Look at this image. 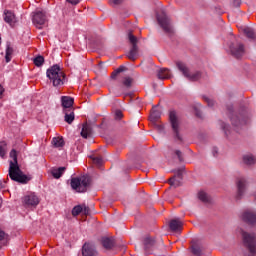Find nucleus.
I'll list each match as a JSON object with an SVG mask.
<instances>
[{
  "label": "nucleus",
  "mask_w": 256,
  "mask_h": 256,
  "mask_svg": "<svg viewBox=\"0 0 256 256\" xmlns=\"http://www.w3.org/2000/svg\"><path fill=\"white\" fill-rule=\"evenodd\" d=\"M10 160L9 162V170L8 175L12 181L16 183H20L21 185H27L29 181H31L32 177L30 175H26L23 173L21 168L19 167V162L17 160V150L12 149L10 151Z\"/></svg>",
  "instance_id": "f257e3e1"
},
{
  "label": "nucleus",
  "mask_w": 256,
  "mask_h": 256,
  "mask_svg": "<svg viewBox=\"0 0 256 256\" xmlns=\"http://www.w3.org/2000/svg\"><path fill=\"white\" fill-rule=\"evenodd\" d=\"M226 115L235 129H241L247 123V108L245 107H241L239 111H235L233 105L228 104L226 106Z\"/></svg>",
  "instance_id": "f03ea898"
},
{
  "label": "nucleus",
  "mask_w": 256,
  "mask_h": 256,
  "mask_svg": "<svg viewBox=\"0 0 256 256\" xmlns=\"http://www.w3.org/2000/svg\"><path fill=\"white\" fill-rule=\"evenodd\" d=\"M46 75L50 81H52L54 87H59V85L65 84V72L61 70L59 64H55L48 68Z\"/></svg>",
  "instance_id": "7ed1b4c3"
},
{
  "label": "nucleus",
  "mask_w": 256,
  "mask_h": 256,
  "mask_svg": "<svg viewBox=\"0 0 256 256\" xmlns=\"http://www.w3.org/2000/svg\"><path fill=\"white\" fill-rule=\"evenodd\" d=\"M242 241L245 249L248 251V256H256V235L241 230Z\"/></svg>",
  "instance_id": "20e7f679"
},
{
  "label": "nucleus",
  "mask_w": 256,
  "mask_h": 256,
  "mask_svg": "<svg viewBox=\"0 0 256 256\" xmlns=\"http://www.w3.org/2000/svg\"><path fill=\"white\" fill-rule=\"evenodd\" d=\"M156 17L164 33L168 35V37H173V35H175V30H173V26L171 25V19L169 18V16H167V13H165V11H162L160 14H157Z\"/></svg>",
  "instance_id": "39448f33"
},
{
  "label": "nucleus",
  "mask_w": 256,
  "mask_h": 256,
  "mask_svg": "<svg viewBox=\"0 0 256 256\" xmlns=\"http://www.w3.org/2000/svg\"><path fill=\"white\" fill-rule=\"evenodd\" d=\"M91 179L89 176H81V177H74L70 180V185L74 191L77 193H85L87 191V187H89Z\"/></svg>",
  "instance_id": "423d86ee"
},
{
  "label": "nucleus",
  "mask_w": 256,
  "mask_h": 256,
  "mask_svg": "<svg viewBox=\"0 0 256 256\" xmlns=\"http://www.w3.org/2000/svg\"><path fill=\"white\" fill-rule=\"evenodd\" d=\"M177 69L182 73V75L188 79V81L195 82L199 81L201 77H203V72L201 71H195L194 73H191L189 71V67H187V64L183 62H176Z\"/></svg>",
  "instance_id": "0eeeda50"
},
{
  "label": "nucleus",
  "mask_w": 256,
  "mask_h": 256,
  "mask_svg": "<svg viewBox=\"0 0 256 256\" xmlns=\"http://www.w3.org/2000/svg\"><path fill=\"white\" fill-rule=\"evenodd\" d=\"M169 121L173 131L174 139H176V141H180V143H183V137L180 134L181 127L179 126V118H177V113L175 111H170Z\"/></svg>",
  "instance_id": "6e6552de"
},
{
  "label": "nucleus",
  "mask_w": 256,
  "mask_h": 256,
  "mask_svg": "<svg viewBox=\"0 0 256 256\" xmlns=\"http://www.w3.org/2000/svg\"><path fill=\"white\" fill-rule=\"evenodd\" d=\"M128 39L130 41L131 49L127 54V58L130 59V61H137L139 55V46H137V43H139V39L133 35L132 32H129Z\"/></svg>",
  "instance_id": "1a4fd4ad"
},
{
  "label": "nucleus",
  "mask_w": 256,
  "mask_h": 256,
  "mask_svg": "<svg viewBox=\"0 0 256 256\" xmlns=\"http://www.w3.org/2000/svg\"><path fill=\"white\" fill-rule=\"evenodd\" d=\"M229 50L234 59H243L245 55V45L241 42H231L229 44Z\"/></svg>",
  "instance_id": "9d476101"
},
{
  "label": "nucleus",
  "mask_w": 256,
  "mask_h": 256,
  "mask_svg": "<svg viewBox=\"0 0 256 256\" xmlns=\"http://www.w3.org/2000/svg\"><path fill=\"white\" fill-rule=\"evenodd\" d=\"M141 241L144 247V253L146 255H151V251H153V247H155L157 241L151 235H145L141 238Z\"/></svg>",
  "instance_id": "9b49d317"
},
{
  "label": "nucleus",
  "mask_w": 256,
  "mask_h": 256,
  "mask_svg": "<svg viewBox=\"0 0 256 256\" xmlns=\"http://www.w3.org/2000/svg\"><path fill=\"white\" fill-rule=\"evenodd\" d=\"M32 22L38 29H41V26L47 23V15L43 11H36L33 14Z\"/></svg>",
  "instance_id": "f8f14e48"
},
{
  "label": "nucleus",
  "mask_w": 256,
  "mask_h": 256,
  "mask_svg": "<svg viewBox=\"0 0 256 256\" xmlns=\"http://www.w3.org/2000/svg\"><path fill=\"white\" fill-rule=\"evenodd\" d=\"M242 221L247 225H256V212L253 210H245L242 213Z\"/></svg>",
  "instance_id": "ddd939ff"
},
{
  "label": "nucleus",
  "mask_w": 256,
  "mask_h": 256,
  "mask_svg": "<svg viewBox=\"0 0 256 256\" xmlns=\"http://www.w3.org/2000/svg\"><path fill=\"white\" fill-rule=\"evenodd\" d=\"M93 127H95V122L88 121L84 123L81 130V137L84 139L91 137L93 135Z\"/></svg>",
  "instance_id": "4468645a"
},
{
  "label": "nucleus",
  "mask_w": 256,
  "mask_h": 256,
  "mask_svg": "<svg viewBox=\"0 0 256 256\" xmlns=\"http://www.w3.org/2000/svg\"><path fill=\"white\" fill-rule=\"evenodd\" d=\"M82 256H99V253L95 249V245L86 242L82 246Z\"/></svg>",
  "instance_id": "2eb2a0df"
},
{
  "label": "nucleus",
  "mask_w": 256,
  "mask_h": 256,
  "mask_svg": "<svg viewBox=\"0 0 256 256\" xmlns=\"http://www.w3.org/2000/svg\"><path fill=\"white\" fill-rule=\"evenodd\" d=\"M236 185H237L236 199H241V197L245 195V189H247V180H245V178H238Z\"/></svg>",
  "instance_id": "dca6fc26"
},
{
  "label": "nucleus",
  "mask_w": 256,
  "mask_h": 256,
  "mask_svg": "<svg viewBox=\"0 0 256 256\" xmlns=\"http://www.w3.org/2000/svg\"><path fill=\"white\" fill-rule=\"evenodd\" d=\"M23 203L26 207H37L39 205V198L35 194H29L24 196Z\"/></svg>",
  "instance_id": "f3484780"
},
{
  "label": "nucleus",
  "mask_w": 256,
  "mask_h": 256,
  "mask_svg": "<svg viewBox=\"0 0 256 256\" xmlns=\"http://www.w3.org/2000/svg\"><path fill=\"white\" fill-rule=\"evenodd\" d=\"M61 103H62L63 111H71L73 110L75 99L71 98V96H62Z\"/></svg>",
  "instance_id": "a211bd4d"
},
{
  "label": "nucleus",
  "mask_w": 256,
  "mask_h": 256,
  "mask_svg": "<svg viewBox=\"0 0 256 256\" xmlns=\"http://www.w3.org/2000/svg\"><path fill=\"white\" fill-rule=\"evenodd\" d=\"M101 243L107 251H111L115 247V239L113 237H103Z\"/></svg>",
  "instance_id": "6ab92c4d"
},
{
  "label": "nucleus",
  "mask_w": 256,
  "mask_h": 256,
  "mask_svg": "<svg viewBox=\"0 0 256 256\" xmlns=\"http://www.w3.org/2000/svg\"><path fill=\"white\" fill-rule=\"evenodd\" d=\"M4 21L5 23H8L9 25L13 26L16 23L15 14L11 10H5L4 11Z\"/></svg>",
  "instance_id": "aec40b11"
},
{
  "label": "nucleus",
  "mask_w": 256,
  "mask_h": 256,
  "mask_svg": "<svg viewBox=\"0 0 256 256\" xmlns=\"http://www.w3.org/2000/svg\"><path fill=\"white\" fill-rule=\"evenodd\" d=\"M170 229L175 233L183 228V222L180 219H172L169 223Z\"/></svg>",
  "instance_id": "412c9836"
},
{
  "label": "nucleus",
  "mask_w": 256,
  "mask_h": 256,
  "mask_svg": "<svg viewBox=\"0 0 256 256\" xmlns=\"http://www.w3.org/2000/svg\"><path fill=\"white\" fill-rule=\"evenodd\" d=\"M157 77L160 80L171 79V70L168 68H161L157 72Z\"/></svg>",
  "instance_id": "4be33fe9"
},
{
  "label": "nucleus",
  "mask_w": 256,
  "mask_h": 256,
  "mask_svg": "<svg viewBox=\"0 0 256 256\" xmlns=\"http://www.w3.org/2000/svg\"><path fill=\"white\" fill-rule=\"evenodd\" d=\"M63 113L65 114L64 116V121L66 123H68V125H71V123H73V121H75V112L74 110H66L63 111Z\"/></svg>",
  "instance_id": "5701e85b"
},
{
  "label": "nucleus",
  "mask_w": 256,
  "mask_h": 256,
  "mask_svg": "<svg viewBox=\"0 0 256 256\" xmlns=\"http://www.w3.org/2000/svg\"><path fill=\"white\" fill-rule=\"evenodd\" d=\"M219 125H220V129L223 130L225 137L229 139V135H231V126L223 122V120H219Z\"/></svg>",
  "instance_id": "b1692460"
},
{
  "label": "nucleus",
  "mask_w": 256,
  "mask_h": 256,
  "mask_svg": "<svg viewBox=\"0 0 256 256\" xmlns=\"http://www.w3.org/2000/svg\"><path fill=\"white\" fill-rule=\"evenodd\" d=\"M66 170V167H59L52 169L51 173L54 179H61V176L63 175V173H65Z\"/></svg>",
  "instance_id": "393cba45"
},
{
  "label": "nucleus",
  "mask_w": 256,
  "mask_h": 256,
  "mask_svg": "<svg viewBox=\"0 0 256 256\" xmlns=\"http://www.w3.org/2000/svg\"><path fill=\"white\" fill-rule=\"evenodd\" d=\"M243 33H244V35H246V37L248 39H251L252 41H254V39H256L255 30H253V28H251V27L244 28Z\"/></svg>",
  "instance_id": "a878e982"
},
{
  "label": "nucleus",
  "mask_w": 256,
  "mask_h": 256,
  "mask_svg": "<svg viewBox=\"0 0 256 256\" xmlns=\"http://www.w3.org/2000/svg\"><path fill=\"white\" fill-rule=\"evenodd\" d=\"M161 119V112L159 110H152L149 120L151 123H157Z\"/></svg>",
  "instance_id": "bb28decb"
},
{
  "label": "nucleus",
  "mask_w": 256,
  "mask_h": 256,
  "mask_svg": "<svg viewBox=\"0 0 256 256\" xmlns=\"http://www.w3.org/2000/svg\"><path fill=\"white\" fill-rule=\"evenodd\" d=\"M198 199L202 201V203H211V197L205 191L198 192Z\"/></svg>",
  "instance_id": "cd10ccee"
},
{
  "label": "nucleus",
  "mask_w": 256,
  "mask_h": 256,
  "mask_svg": "<svg viewBox=\"0 0 256 256\" xmlns=\"http://www.w3.org/2000/svg\"><path fill=\"white\" fill-rule=\"evenodd\" d=\"M13 47H11V44H7L6 47V55H5V61L6 63H10L11 59L13 58Z\"/></svg>",
  "instance_id": "c85d7f7f"
},
{
  "label": "nucleus",
  "mask_w": 256,
  "mask_h": 256,
  "mask_svg": "<svg viewBox=\"0 0 256 256\" xmlns=\"http://www.w3.org/2000/svg\"><path fill=\"white\" fill-rule=\"evenodd\" d=\"M243 162L245 165H255L256 158L253 155H244L243 156Z\"/></svg>",
  "instance_id": "c756f323"
},
{
  "label": "nucleus",
  "mask_w": 256,
  "mask_h": 256,
  "mask_svg": "<svg viewBox=\"0 0 256 256\" xmlns=\"http://www.w3.org/2000/svg\"><path fill=\"white\" fill-rule=\"evenodd\" d=\"M52 145L56 148L64 147L65 146V140H63V138H60V137H54L52 139Z\"/></svg>",
  "instance_id": "7c9ffc66"
},
{
  "label": "nucleus",
  "mask_w": 256,
  "mask_h": 256,
  "mask_svg": "<svg viewBox=\"0 0 256 256\" xmlns=\"http://www.w3.org/2000/svg\"><path fill=\"white\" fill-rule=\"evenodd\" d=\"M168 183L171 185V187H181V179L177 178V176H173L168 180Z\"/></svg>",
  "instance_id": "2f4dec72"
},
{
  "label": "nucleus",
  "mask_w": 256,
  "mask_h": 256,
  "mask_svg": "<svg viewBox=\"0 0 256 256\" xmlns=\"http://www.w3.org/2000/svg\"><path fill=\"white\" fill-rule=\"evenodd\" d=\"M191 253H193L195 256H201L203 255V249L201 246L194 244L191 246Z\"/></svg>",
  "instance_id": "473e14b6"
},
{
  "label": "nucleus",
  "mask_w": 256,
  "mask_h": 256,
  "mask_svg": "<svg viewBox=\"0 0 256 256\" xmlns=\"http://www.w3.org/2000/svg\"><path fill=\"white\" fill-rule=\"evenodd\" d=\"M33 63L36 67H43V63H45V57L38 55L33 59Z\"/></svg>",
  "instance_id": "72a5a7b5"
},
{
  "label": "nucleus",
  "mask_w": 256,
  "mask_h": 256,
  "mask_svg": "<svg viewBox=\"0 0 256 256\" xmlns=\"http://www.w3.org/2000/svg\"><path fill=\"white\" fill-rule=\"evenodd\" d=\"M173 173H176V175H174L176 179H180V181H183V173H185V167L175 169L173 170Z\"/></svg>",
  "instance_id": "f704fd0d"
},
{
  "label": "nucleus",
  "mask_w": 256,
  "mask_h": 256,
  "mask_svg": "<svg viewBox=\"0 0 256 256\" xmlns=\"http://www.w3.org/2000/svg\"><path fill=\"white\" fill-rule=\"evenodd\" d=\"M83 213V207L81 205H77L72 209V216L77 217Z\"/></svg>",
  "instance_id": "c9c22d12"
},
{
  "label": "nucleus",
  "mask_w": 256,
  "mask_h": 256,
  "mask_svg": "<svg viewBox=\"0 0 256 256\" xmlns=\"http://www.w3.org/2000/svg\"><path fill=\"white\" fill-rule=\"evenodd\" d=\"M6 147H7V142L1 141L0 142V157H3L6 154V152H5Z\"/></svg>",
  "instance_id": "e433bc0d"
},
{
  "label": "nucleus",
  "mask_w": 256,
  "mask_h": 256,
  "mask_svg": "<svg viewBox=\"0 0 256 256\" xmlns=\"http://www.w3.org/2000/svg\"><path fill=\"white\" fill-rule=\"evenodd\" d=\"M92 161L94 163V165H97L98 167H100V165L103 164V158L97 156V157H93Z\"/></svg>",
  "instance_id": "4c0bfd02"
},
{
  "label": "nucleus",
  "mask_w": 256,
  "mask_h": 256,
  "mask_svg": "<svg viewBox=\"0 0 256 256\" xmlns=\"http://www.w3.org/2000/svg\"><path fill=\"white\" fill-rule=\"evenodd\" d=\"M123 85L125 87H131V83H133V79H131L130 77H126L124 80H123Z\"/></svg>",
  "instance_id": "58836bf2"
},
{
  "label": "nucleus",
  "mask_w": 256,
  "mask_h": 256,
  "mask_svg": "<svg viewBox=\"0 0 256 256\" xmlns=\"http://www.w3.org/2000/svg\"><path fill=\"white\" fill-rule=\"evenodd\" d=\"M204 101L207 103L208 107H213V105H215V102L209 98H207L206 96H203Z\"/></svg>",
  "instance_id": "ea45409f"
},
{
  "label": "nucleus",
  "mask_w": 256,
  "mask_h": 256,
  "mask_svg": "<svg viewBox=\"0 0 256 256\" xmlns=\"http://www.w3.org/2000/svg\"><path fill=\"white\" fill-rule=\"evenodd\" d=\"M115 119H117L118 121L123 119V112L121 110H116Z\"/></svg>",
  "instance_id": "a19ab883"
},
{
  "label": "nucleus",
  "mask_w": 256,
  "mask_h": 256,
  "mask_svg": "<svg viewBox=\"0 0 256 256\" xmlns=\"http://www.w3.org/2000/svg\"><path fill=\"white\" fill-rule=\"evenodd\" d=\"M175 155L178 157L180 163L183 162V152L181 150H176Z\"/></svg>",
  "instance_id": "79ce46f5"
},
{
  "label": "nucleus",
  "mask_w": 256,
  "mask_h": 256,
  "mask_svg": "<svg viewBox=\"0 0 256 256\" xmlns=\"http://www.w3.org/2000/svg\"><path fill=\"white\" fill-rule=\"evenodd\" d=\"M155 128L157 129L158 133H163L165 131V127L161 124H155Z\"/></svg>",
  "instance_id": "37998d69"
},
{
  "label": "nucleus",
  "mask_w": 256,
  "mask_h": 256,
  "mask_svg": "<svg viewBox=\"0 0 256 256\" xmlns=\"http://www.w3.org/2000/svg\"><path fill=\"white\" fill-rule=\"evenodd\" d=\"M82 207H83L82 213L84 215H89V211H90L89 207H87L86 205H82Z\"/></svg>",
  "instance_id": "c03bdc74"
},
{
  "label": "nucleus",
  "mask_w": 256,
  "mask_h": 256,
  "mask_svg": "<svg viewBox=\"0 0 256 256\" xmlns=\"http://www.w3.org/2000/svg\"><path fill=\"white\" fill-rule=\"evenodd\" d=\"M232 5L233 7H241V0H233Z\"/></svg>",
  "instance_id": "a18cd8bd"
},
{
  "label": "nucleus",
  "mask_w": 256,
  "mask_h": 256,
  "mask_svg": "<svg viewBox=\"0 0 256 256\" xmlns=\"http://www.w3.org/2000/svg\"><path fill=\"white\" fill-rule=\"evenodd\" d=\"M66 1L71 5H79V3L81 2V0H66Z\"/></svg>",
  "instance_id": "49530a36"
},
{
  "label": "nucleus",
  "mask_w": 256,
  "mask_h": 256,
  "mask_svg": "<svg viewBox=\"0 0 256 256\" xmlns=\"http://www.w3.org/2000/svg\"><path fill=\"white\" fill-rule=\"evenodd\" d=\"M117 75H119V71H113L111 74V79H117Z\"/></svg>",
  "instance_id": "de8ad7c7"
},
{
  "label": "nucleus",
  "mask_w": 256,
  "mask_h": 256,
  "mask_svg": "<svg viewBox=\"0 0 256 256\" xmlns=\"http://www.w3.org/2000/svg\"><path fill=\"white\" fill-rule=\"evenodd\" d=\"M7 234H5V231H3V230H1L0 229V241H3V239H5V236H6Z\"/></svg>",
  "instance_id": "09e8293b"
},
{
  "label": "nucleus",
  "mask_w": 256,
  "mask_h": 256,
  "mask_svg": "<svg viewBox=\"0 0 256 256\" xmlns=\"http://www.w3.org/2000/svg\"><path fill=\"white\" fill-rule=\"evenodd\" d=\"M124 0H112L114 5H121V3H123Z\"/></svg>",
  "instance_id": "8fccbe9b"
},
{
  "label": "nucleus",
  "mask_w": 256,
  "mask_h": 256,
  "mask_svg": "<svg viewBox=\"0 0 256 256\" xmlns=\"http://www.w3.org/2000/svg\"><path fill=\"white\" fill-rule=\"evenodd\" d=\"M3 93H5V88H3L2 85H0V99L3 97Z\"/></svg>",
  "instance_id": "3c124183"
},
{
  "label": "nucleus",
  "mask_w": 256,
  "mask_h": 256,
  "mask_svg": "<svg viewBox=\"0 0 256 256\" xmlns=\"http://www.w3.org/2000/svg\"><path fill=\"white\" fill-rule=\"evenodd\" d=\"M116 71H118L119 73H123V71H125V67L124 66H120L118 69H116Z\"/></svg>",
  "instance_id": "603ef678"
},
{
  "label": "nucleus",
  "mask_w": 256,
  "mask_h": 256,
  "mask_svg": "<svg viewBox=\"0 0 256 256\" xmlns=\"http://www.w3.org/2000/svg\"><path fill=\"white\" fill-rule=\"evenodd\" d=\"M195 115L196 117L201 118V111H199L197 108L195 109Z\"/></svg>",
  "instance_id": "864d4df0"
},
{
  "label": "nucleus",
  "mask_w": 256,
  "mask_h": 256,
  "mask_svg": "<svg viewBox=\"0 0 256 256\" xmlns=\"http://www.w3.org/2000/svg\"><path fill=\"white\" fill-rule=\"evenodd\" d=\"M212 153H213L214 157H217L218 151H217L216 147L213 148Z\"/></svg>",
  "instance_id": "5fc2aeb1"
},
{
  "label": "nucleus",
  "mask_w": 256,
  "mask_h": 256,
  "mask_svg": "<svg viewBox=\"0 0 256 256\" xmlns=\"http://www.w3.org/2000/svg\"><path fill=\"white\" fill-rule=\"evenodd\" d=\"M97 127H99L100 129H104L105 127L103 126V123L101 125H98Z\"/></svg>",
  "instance_id": "6e6d98bb"
},
{
  "label": "nucleus",
  "mask_w": 256,
  "mask_h": 256,
  "mask_svg": "<svg viewBox=\"0 0 256 256\" xmlns=\"http://www.w3.org/2000/svg\"><path fill=\"white\" fill-rule=\"evenodd\" d=\"M1 188L2 189L5 188V184L1 183Z\"/></svg>",
  "instance_id": "4d7b16f0"
}]
</instances>
